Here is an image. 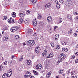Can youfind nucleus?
Returning <instances> with one entry per match:
<instances>
[{
    "mask_svg": "<svg viewBox=\"0 0 78 78\" xmlns=\"http://www.w3.org/2000/svg\"><path fill=\"white\" fill-rule=\"evenodd\" d=\"M48 6H49V8L51 7V2H49L48 4Z\"/></svg>",
    "mask_w": 78,
    "mask_h": 78,
    "instance_id": "37",
    "label": "nucleus"
},
{
    "mask_svg": "<svg viewBox=\"0 0 78 78\" xmlns=\"http://www.w3.org/2000/svg\"><path fill=\"white\" fill-rule=\"evenodd\" d=\"M33 25L34 26H36L37 25V21L36 20V19H35L33 20Z\"/></svg>",
    "mask_w": 78,
    "mask_h": 78,
    "instance_id": "16",
    "label": "nucleus"
},
{
    "mask_svg": "<svg viewBox=\"0 0 78 78\" xmlns=\"http://www.w3.org/2000/svg\"><path fill=\"white\" fill-rule=\"evenodd\" d=\"M58 20H59V23H61L62 21V18H58Z\"/></svg>",
    "mask_w": 78,
    "mask_h": 78,
    "instance_id": "28",
    "label": "nucleus"
},
{
    "mask_svg": "<svg viewBox=\"0 0 78 78\" xmlns=\"http://www.w3.org/2000/svg\"><path fill=\"white\" fill-rule=\"evenodd\" d=\"M23 45H26V44H25V43H23Z\"/></svg>",
    "mask_w": 78,
    "mask_h": 78,
    "instance_id": "62",
    "label": "nucleus"
},
{
    "mask_svg": "<svg viewBox=\"0 0 78 78\" xmlns=\"http://www.w3.org/2000/svg\"><path fill=\"white\" fill-rule=\"evenodd\" d=\"M23 3V0H20V1L19 2V4L20 5H22L21 4Z\"/></svg>",
    "mask_w": 78,
    "mask_h": 78,
    "instance_id": "35",
    "label": "nucleus"
},
{
    "mask_svg": "<svg viewBox=\"0 0 78 78\" xmlns=\"http://www.w3.org/2000/svg\"><path fill=\"white\" fill-rule=\"evenodd\" d=\"M63 71L64 70L62 69H61L59 70V74H61V73H62V72H63Z\"/></svg>",
    "mask_w": 78,
    "mask_h": 78,
    "instance_id": "31",
    "label": "nucleus"
},
{
    "mask_svg": "<svg viewBox=\"0 0 78 78\" xmlns=\"http://www.w3.org/2000/svg\"><path fill=\"white\" fill-rule=\"evenodd\" d=\"M74 58H75V56H73L71 58V59H74Z\"/></svg>",
    "mask_w": 78,
    "mask_h": 78,
    "instance_id": "57",
    "label": "nucleus"
},
{
    "mask_svg": "<svg viewBox=\"0 0 78 78\" xmlns=\"http://www.w3.org/2000/svg\"><path fill=\"white\" fill-rule=\"evenodd\" d=\"M40 47L38 46H37L35 49V53H39V50H40Z\"/></svg>",
    "mask_w": 78,
    "mask_h": 78,
    "instance_id": "8",
    "label": "nucleus"
},
{
    "mask_svg": "<svg viewBox=\"0 0 78 78\" xmlns=\"http://www.w3.org/2000/svg\"><path fill=\"white\" fill-rule=\"evenodd\" d=\"M76 71H74L73 72H71V75H75V74H76Z\"/></svg>",
    "mask_w": 78,
    "mask_h": 78,
    "instance_id": "26",
    "label": "nucleus"
},
{
    "mask_svg": "<svg viewBox=\"0 0 78 78\" xmlns=\"http://www.w3.org/2000/svg\"><path fill=\"white\" fill-rule=\"evenodd\" d=\"M44 7L45 8H49L48 5V4H46L44 6Z\"/></svg>",
    "mask_w": 78,
    "mask_h": 78,
    "instance_id": "38",
    "label": "nucleus"
},
{
    "mask_svg": "<svg viewBox=\"0 0 78 78\" xmlns=\"http://www.w3.org/2000/svg\"><path fill=\"white\" fill-rule=\"evenodd\" d=\"M75 62H76V63H78V59L76 60Z\"/></svg>",
    "mask_w": 78,
    "mask_h": 78,
    "instance_id": "58",
    "label": "nucleus"
},
{
    "mask_svg": "<svg viewBox=\"0 0 78 78\" xmlns=\"http://www.w3.org/2000/svg\"><path fill=\"white\" fill-rule=\"evenodd\" d=\"M76 31L78 33V27H77L76 28Z\"/></svg>",
    "mask_w": 78,
    "mask_h": 78,
    "instance_id": "56",
    "label": "nucleus"
},
{
    "mask_svg": "<svg viewBox=\"0 0 78 78\" xmlns=\"http://www.w3.org/2000/svg\"><path fill=\"white\" fill-rule=\"evenodd\" d=\"M3 67V66L2 65L0 66V72L2 70V69Z\"/></svg>",
    "mask_w": 78,
    "mask_h": 78,
    "instance_id": "45",
    "label": "nucleus"
},
{
    "mask_svg": "<svg viewBox=\"0 0 78 78\" xmlns=\"http://www.w3.org/2000/svg\"><path fill=\"white\" fill-rule=\"evenodd\" d=\"M27 14H30V12L29 10H27L26 11Z\"/></svg>",
    "mask_w": 78,
    "mask_h": 78,
    "instance_id": "46",
    "label": "nucleus"
},
{
    "mask_svg": "<svg viewBox=\"0 0 78 78\" xmlns=\"http://www.w3.org/2000/svg\"><path fill=\"white\" fill-rule=\"evenodd\" d=\"M74 36L75 37H77V34L76 33H74Z\"/></svg>",
    "mask_w": 78,
    "mask_h": 78,
    "instance_id": "52",
    "label": "nucleus"
},
{
    "mask_svg": "<svg viewBox=\"0 0 78 78\" xmlns=\"http://www.w3.org/2000/svg\"><path fill=\"white\" fill-rule=\"evenodd\" d=\"M34 36H36V33H34Z\"/></svg>",
    "mask_w": 78,
    "mask_h": 78,
    "instance_id": "60",
    "label": "nucleus"
},
{
    "mask_svg": "<svg viewBox=\"0 0 78 78\" xmlns=\"http://www.w3.org/2000/svg\"><path fill=\"white\" fill-rule=\"evenodd\" d=\"M20 17H24V16H25V14L22 13H20Z\"/></svg>",
    "mask_w": 78,
    "mask_h": 78,
    "instance_id": "42",
    "label": "nucleus"
},
{
    "mask_svg": "<svg viewBox=\"0 0 78 78\" xmlns=\"http://www.w3.org/2000/svg\"><path fill=\"white\" fill-rule=\"evenodd\" d=\"M19 29V27L17 26H14L10 30L11 32H14V31H16Z\"/></svg>",
    "mask_w": 78,
    "mask_h": 78,
    "instance_id": "2",
    "label": "nucleus"
},
{
    "mask_svg": "<svg viewBox=\"0 0 78 78\" xmlns=\"http://www.w3.org/2000/svg\"><path fill=\"white\" fill-rule=\"evenodd\" d=\"M5 76H6V74H4L2 76V78H5Z\"/></svg>",
    "mask_w": 78,
    "mask_h": 78,
    "instance_id": "51",
    "label": "nucleus"
},
{
    "mask_svg": "<svg viewBox=\"0 0 78 78\" xmlns=\"http://www.w3.org/2000/svg\"><path fill=\"white\" fill-rule=\"evenodd\" d=\"M37 18L38 19H41L42 18V16L41 15H39L37 16Z\"/></svg>",
    "mask_w": 78,
    "mask_h": 78,
    "instance_id": "27",
    "label": "nucleus"
},
{
    "mask_svg": "<svg viewBox=\"0 0 78 78\" xmlns=\"http://www.w3.org/2000/svg\"><path fill=\"white\" fill-rule=\"evenodd\" d=\"M27 44L30 47H32L35 44V41L34 40H29L27 42Z\"/></svg>",
    "mask_w": 78,
    "mask_h": 78,
    "instance_id": "1",
    "label": "nucleus"
},
{
    "mask_svg": "<svg viewBox=\"0 0 78 78\" xmlns=\"http://www.w3.org/2000/svg\"><path fill=\"white\" fill-rule=\"evenodd\" d=\"M14 57H15L14 56V55L12 56V59H13V58H14Z\"/></svg>",
    "mask_w": 78,
    "mask_h": 78,
    "instance_id": "61",
    "label": "nucleus"
},
{
    "mask_svg": "<svg viewBox=\"0 0 78 78\" xmlns=\"http://www.w3.org/2000/svg\"><path fill=\"white\" fill-rule=\"evenodd\" d=\"M42 65L41 64H38L35 67L36 69H40L42 68Z\"/></svg>",
    "mask_w": 78,
    "mask_h": 78,
    "instance_id": "10",
    "label": "nucleus"
},
{
    "mask_svg": "<svg viewBox=\"0 0 78 78\" xmlns=\"http://www.w3.org/2000/svg\"><path fill=\"white\" fill-rule=\"evenodd\" d=\"M26 62L28 65H31V61L30 59H27L26 60Z\"/></svg>",
    "mask_w": 78,
    "mask_h": 78,
    "instance_id": "11",
    "label": "nucleus"
},
{
    "mask_svg": "<svg viewBox=\"0 0 78 78\" xmlns=\"http://www.w3.org/2000/svg\"><path fill=\"white\" fill-rule=\"evenodd\" d=\"M71 78H77V76H73Z\"/></svg>",
    "mask_w": 78,
    "mask_h": 78,
    "instance_id": "48",
    "label": "nucleus"
},
{
    "mask_svg": "<svg viewBox=\"0 0 78 78\" xmlns=\"http://www.w3.org/2000/svg\"><path fill=\"white\" fill-rule=\"evenodd\" d=\"M55 3L56 4V7L58 9L60 8V4L58 3V1L57 0H55Z\"/></svg>",
    "mask_w": 78,
    "mask_h": 78,
    "instance_id": "6",
    "label": "nucleus"
},
{
    "mask_svg": "<svg viewBox=\"0 0 78 78\" xmlns=\"http://www.w3.org/2000/svg\"><path fill=\"white\" fill-rule=\"evenodd\" d=\"M59 34H56V35L55 36V40L58 41V39H59Z\"/></svg>",
    "mask_w": 78,
    "mask_h": 78,
    "instance_id": "14",
    "label": "nucleus"
},
{
    "mask_svg": "<svg viewBox=\"0 0 78 78\" xmlns=\"http://www.w3.org/2000/svg\"><path fill=\"white\" fill-rule=\"evenodd\" d=\"M59 2L62 4L64 3V0H59Z\"/></svg>",
    "mask_w": 78,
    "mask_h": 78,
    "instance_id": "44",
    "label": "nucleus"
},
{
    "mask_svg": "<svg viewBox=\"0 0 78 78\" xmlns=\"http://www.w3.org/2000/svg\"><path fill=\"white\" fill-rule=\"evenodd\" d=\"M60 59H62L63 60L64 59H65V58H66V55L62 53L60 55Z\"/></svg>",
    "mask_w": 78,
    "mask_h": 78,
    "instance_id": "5",
    "label": "nucleus"
},
{
    "mask_svg": "<svg viewBox=\"0 0 78 78\" xmlns=\"http://www.w3.org/2000/svg\"><path fill=\"white\" fill-rule=\"evenodd\" d=\"M32 31V30H31V29H30L28 31V32L29 33H31Z\"/></svg>",
    "mask_w": 78,
    "mask_h": 78,
    "instance_id": "53",
    "label": "nucleus"
},
{
    "mask_svg": "<svg viewBox=\"0 0 78 78\" xmlns=\"http://www.w3.org/2000/svg\"><path fill=\"white\" fill-rule=\"evenodd\" d=\"M3 30L4 31H5V30H7V27H6V26H4L3 28Z\"/></svg>",
    "mask_w": 78,
    "mask_h": 78,
    "instance_id": "32",
    "label": "nucleus"
},
{
    "mask_svg": "<svg viewBox=\"0 0 78 78\" xmlns=\"http://www.w3.org/2000/svg\"><path fill=\"white\" fill-rule=\"evenodd\" d=\"M15 39H19V38H20V37L18 35L15 36Z\"/></svg>",
    "mask_w": 78,
    "mask_h": 78,
    "instance_id": "40",
    "label": "nucleus"
},
{
    "mask_svg": "<svg viewBox=\"0 0 78 78\" xmlns=\"http://www.w3.org/2000/svg\"><path fill=\"white\" fill-rule=\"evenodd\" d=\"M60 48V46L59 45H57L56 46V49L58 50V49H59Z\"/></svg>",
    "mask_w": 78,
    "mask_h": 78,
    "instance_id": "39",
    "label": "nucleus"
},
{
    "mask_svg": "<svg viewBox=\"0 0 78 78\" xmlns=\"http://www.w3.org/2000/svg\"><path fill=\"white\" fill-rule=\"evenodd\" d=\"M67 17L68 19H71V18L72 17V16H71V15H68L67 16Z\"/></svg>",
    "mask_w": 78,
    "mask_h": 78,
    "instance_id": "43",
    "label": "nucleus"
},
{
    "mask_svg": "<svg viewBox=\"0 0 78 78\" xmlns=\"http://www.w3.org/2000/svg\"><path fill=\"white\" fill-rule=\"evenodd\" d=\"M62 61H63V60L62 59H60L58 60L57 61V62L56 63V64H57V65H58V64H59V63H60V62H62Z\"/></svg>",
    "mask_w": 78,
    "mask_h": 78,
    "instance_id": "15",
    "label": "nucleus"
},
{
    "mask_svg": "<svg viewBox=\"0 0 78 78\" xmlns=\"http://www.w3.org/2000/svg\"><path fill=\"white\" fill-rule=\"evenodd\" d=\"M2 56V54H1V53H0V58H1Z\"/></svg>",
    "mask_w": 78,
    "mask_h": 78,
    "instance_id": "63",
    "label": "nucleus"
},
{
    "mask_svg": "<svg viewBox=\"0 0 78 78\" xmlns=\"http://www.w3.org/2000/svg\"><path fill=\"white\" fill-rule=\"evenodd\" d=\"M4 65H7V61H6L4 62Z\"/></svg>",
    "mask_w": 78,
    "mask_h": 78,
    "instance_id": "54",
    "label": "nucleus"
},
{
    "mask_svg": "<svg viewBox=\"0 0 78 78\" xmlns=\"http://www.w3.org/2000/svg\"><path fill=\"white\" fill-rule=\"evenodd\" d=\"M8 64L9 66H12V61L11 60H10L8 62Z\"/></svg>",
    "mask_w": 78,
    "mask_h": 78,
    "instance_id": "23",
    "label": "nucleus"
},
{
    "mask_svg": "<svg viewBox=\"0 0 78 78\" xmlns=\"http://www.w3.org/2000/svg\"><path fill=\"white\" fill-rule=\"evenodd\" d=\"M68 33L69 34H72V29H70L69 31L68 32Z\"/></svg>",
    "mask_w": 78,
    "mask_h": 78,
    "instance_id": "20",
    "label": "nucleus"
},
{
    "mask_svg": "<svg viewBox=\"0 0 78 78\" xmlns=\"http://www.w3.org/2000/svg\"><path fill=\"white\" fill-rule=\"evenodd\" d=\"M70 69H68L67 71V73L68 74V75H69L70 73Z\"/></svg>",
    "mask_w": 78,
    "mask_h": 78,
    "instance_id": "41",
    "label": "nucleus"
},
{
    "mask_svg": "<svg viewBox=\"0 0 78 78\" xmlns=\"http://www.w3.org/2000/svg\"><path fill=\"white\" fill-rule=\"evenodd\" d=\"M31 1L33 3H36V0H31Z\"/></svg>",
    "mask_w": 78,
    "mask_h": 78,
    "instance_id": "34",
    "label": "nucleus"
},
{
    "mask_svg": "<svg viewBox=\"0 0 78 78\" xmlns=\"http://www.w3.org/2000/svg\"><path fill=\"white\" fill-rule=\"evenodd\" d=\"M51 74V72H49L46 75V78H49Z\"/></svg>",
    "mask_w": 78,
    "mask_h": 78,
    "instance_id": "13",
    "label": "nucleus"
},
{
    "mask_svg": "<svg viewBox=\"0 0 78 78\" xmlns=\"http://www.w3.org/2000/svg\"><path fill=\"white\" fill-rule=\"evenodd\" d=\"M49 56L50 57V58H52V57H53L54 55H53V53L52 52L50 54Z\"/></svg>",
    "mask_w": 78,
    "mask_h": 78,
    "instance_id": "29",
    "label": "nucleus"
},
{
    "mask_svg": "<svg viewBox=\"0 0 78 78\" xmlns=\"http://www.w3.org/2000/svg\"><path fill=\"white\" fill-rule=\"evenodd\" d=\"M47 20L49 22H51L52 21V18L50 16H48L47 18Z\"/></svg>",
    "mask_w": 78,
    "mask_h": 78,
    "instance_id": "9",
    "label": "nucleus"
},
{
    "mask_svg": "<svg viewBox=\"0 0 78 78\" xmlns=\"http://www.w3.org/2000/svg\"><path fill=\"white\" fill-rule=\"evenodd\" d=\"M30 76L31 73H30V72L27 71L26 73L25 74L24 76V77L25 78H27L28 77H30Z\"/></svg>",
    "mask_w": 78,
    "mask_h": 78,
    "instance_id": "4",
    "label": "nucleus"
},
{
    "mask_svg": "<svg viewBox=\"0 0 78 78\" xmlns=\"http://www.w3.org/2000/svg\"><path fill=\"white\" fill-rule=\"evenodd\" d=\"M51 45L52 47H55V45H54V44L53 43H51Z\"/></svg>",
    "mask_w": 78,
    "mask_h": 78,
    "instance_id": "47",
    "label": "nucleus"
},
{
    "mask_svg": "<svg viewBox=\"0 0 78 78\" xmlns=\"http://www.w3.org/2000/svg\"><path fill=\"white\" fill-rule=\"evenodd\" d=\"M61 44L62 45H66L67 44V43H66V42L62 41H61Z\"/></svg>",
    "mask_w": 78,
    "mask_h": 78,
    "instance_id": "19",
    "label": "nucleus"
},
{
    "mask_svg": "<svg viewBox=\"0 0 78 78\" xmlns=\"http://www.w3.org/2000/svg\"><path fill=\"white\" fill-rule=\"evenodd\" d=\"M48 64H49V61H46L44 62L45 66H47L48 65Z\"/></svg>",
    "mask_w": 78,
    "mask_h": 78,
    "instance_id": "30",
    "label": "nucleus"
},
{
    "mask_svg": "<svg viewBox=\"0 0 78 78\" xmlns=\"http://www.w3.org/2000/svg\"><path fill=\"white\" fill-rule=\"evenodd\" d=\"M76 47L77 48H78V45H77L76 46Z\"/></svg>",
    "mask_w": 78,
    "mask_h": 78,
    "instance_id": "64",
    "label": "nucleus"
},
{
    "mask_svg": "<svg viewBox=\"0 0 78 78\" xmlns=\"http://www.w3.org/2000/svg\"><path fill=\"white\" fill-rule=\"evenodd\" d=\"M62 51H65V52H67L68 51V49L67 48H62Z\"/></svg>",
    "mask_w": 78,
    "mask_h": 78,
    "instance_id": "21",
    "label": "nucleus"
},
{
    "mask_svg": "<svg viewBox=\"0 0 78 78\" xmlns=\"http://www.w3.org/2000/svg\"><path fill=\"white\" fill-rule=\"evenodd\" d=\"M69 5H70V2H69V1H67L66 2L65 5H66V6H68Z\"/></svg>",
    "mask_w": 78,
    "mask_h": 78,
    "instance_id": "17",
    "label": "nucleus"
},
{
    "mask_svg": "<svg viewBox=\"0 0 78 78\" xmlns=\"http://www.w3.org/2000/svg\"><path fill=\"white\" fill-rule=\"evenodd\" d=\"M47 50H45L44 52L42 53V56H47Z\"/></svg>",
    "mask_w": 78,
    "mask_h": 78,
    "instance_id": "12",
    "label": "nucleus"
},
{
    "mask_svg": "<svg viewBox=\"0 0 78 78\" xmlns=\"http://www.w3.org/2000/svg\"><path fill=\"white\" fill-rule=\"evenodd\" d=\"M23 59V57H22L20 59V61H22Z\"/></svg>",
    "mask_w": 78,
    "mask_h": 78,
    "instance_id": "55",
    "label": "nucleus"
},
{
    "mask_svg": "<svg viewBox=\"0 0 78 78\" xmlns=\"http://www.w3.org/2000/svg\"><path fill=\"white\" fill-rule=\"evenodd\" d=\"M12 74V70L11 69H9L7 71L6 73V75L7 77H10Z\"/></svg>",
    "mask_w": 78,
    "mask_h": 78,
    "instance_id": "3",
    "label": "nucleus"
},
{
    "mask_svg": "<svg viewBox=\"0 0 78 78\" xmlns=\"http://www.w3.org/2000/svg\"><path fill=\"white\" fill-rule=\"evenodd\" d=\"M24 23L26 25H28L29 23V20L28 19H26L25 21H24Z\"/></svg>",
    "mask_w": 78,
    "mask_h": 78,
    "instance_id": "18",
    "label": "nucleus"
},
{
    "mask_svg": "<svg viewBox=\"0 0 78 78\" xmlns=\"http://www.w3.org/2000/svg\"><path fill=\"white\" fill-rule=\"evenodd\" d=\"M46 58H51L50 57V55H49V56H48L46 57Z\"/></svg>",
    "mask_w": 78,
    "mask_h": 78,
    "instance_id": "59",
    "label": "nucleus"
},
{
    "mask_svg": "<svg viewBox=\"0 0 78 78\" xmlns=\"http://www.w3.org/2000/svg\"><path fill=\"white\" fill-rule=\"evenodd\" d=\"M58 28V26H55L54 27V30L55 31H56V28Z\"/></svg>",
    "mask_w": 78,
    "mask_h": 78,
    "instance_id": "49",
    "label": "nucleus"
},
{
    "mask_svg": "<svg viewBox=\"0 0 78 78\" xmlns=\"http://www.w3.org/2000/svg\"><path fill=\"white\" fill-rule=\"evenodd\" d=\"M20 23H23V20L22 18H20Z\"/></svg>",
    "mask_w": 78,
    "mask_h": 78,
    "instance_id": "24",
    "label": "nucleus"
},
{
    "mask_svg": "<svg viewBox=\"0 0 78 78\" xmlns=\"http://www.w3.org/2000/svg\"><path fill=\"white\" fill-rule=\"evenodd\" d=\"M12 17H16V14L15 12L12 13Z\"/></svg>",
    "mask_w": 78,
    "mask_h": 78,
    "instance_id": "22",
    "label": "nucleus"
},
{
    "mask_svg": "<svg viewBox=\"0 0 78 78\" xmlns=\"http://www.w3.org/2000/svg\"><path fill=\"white\" fill-rule=\"evenodd\" d=\"M8 37H5L3 38V39L4 41H6L8 40Z\"/></svg>",
    "mask_w": 78,
    "mask_h": 78,
    "instance_id": "33",
    "label": "nucleus"
},
{
    "mask_svg": "<svg viewBox=\"0 0 78 78\" xmlns=\"http://www.w3.org/2000/svg\"><path fill=\"white\" fill-rule=\"evenodd\" d=\"M3 20H7V17L6 16H4L3 18Z\"/></svg>",
    "mask_w": 78,
    "mask_h": 78,
    "instance_id": "36",
    "label": "nucleus"
},
{
    "mask_svg": "<svg viewBox=\"0 0 78 78\" xmlns=\"http://www.w3.org/2000/svg\"><path fill=\"white\" fill-rule=\"evenodd\" d=\"M73 14H74L75 15H78V12L77 13L76 12H73Z\"/></svg>",
    "mask_w": 78,
    "mask_h": 78,
    "instance_id": "50",
    "label": "nucleus"
},
{
    "mask_svg": "<svg viewBox=\"0 0 78 78\" xmlns=\"http://www.w3.org/2000/svg\"><path fill=\"white\" fill-rule=\"evenodd\" d=\"M33 72L34 75H39V73L37 72L36 71L34 70H33Z\"/></svg>",
    "mask_w": 78,
    "mask_h": 78,
    "instance_id": "25",
    "label": "nucleus"
},
{
    "mask_svg": "<svg viewBox=\"0 0 78 78\" xmlns=\"http://www.w3.org/2000/svg\"><path fill=\"white\" fill-rule=\"evenodd\" d=\"M8 22L9 23H14V20L12 18H10L8 20Z\"/></svg>",
    "mask_w": 78,
    "mask_h": 78,
    "instance_id": "7",
    "label": "nucleus"
}]
</instances>
